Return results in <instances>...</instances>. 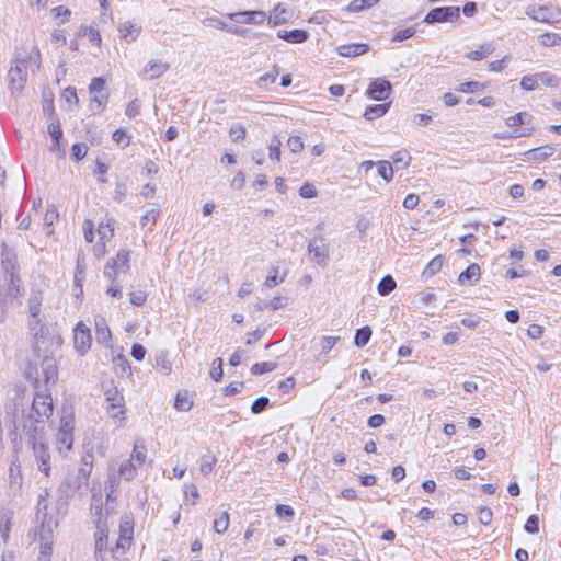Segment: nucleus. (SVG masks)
Listing matches in <instances>:
<instances>
[{
  "mask_svg": "<svg viewBox=\"0 0 561 561\" xmlns=\"http://www.w3.org/2000/svg\"><path fill=\"white\" fill-rule=\"evenodd\" d=\"M20 440L32 450L38 471L45 477H49L51 471V455L46 444L44 432H41L39 427H36L35 424L28 423L23 426Z\"/></svg>",
  "mask_w": 561,
  "mask_h": 561,
  "instance_id": "obj_1",
  "label": "nucleus"
},
{
  "mask_svg": "<svg viewBox=\"0 0 561 561\" xmlns=\"http://www.w3.org/2000/svg\"><path fill=\"white\" fill-rule=\"evenodd\" d=\"M31 66L39 68L38 56L33 57L32 55H28L23 58H16L13 61V65L8 72L9 88L13 95L21 93L24 89L27 81L28 68Z\"/></svg>",
  "mask_w": 561,
  "mask_h": 561,
  "instance_id": "obj_2",
  "label": "nucleus"
},
{
  "mask_svg": "<svg viewBox=\"0 0 561 561\" xmlns=\"http://www.w3.org/2000/svg\"><path fill=\"white\" fill-rule=\"evenodd\" d=\"M147 459V448L144 443H135L133 453L129 459L123 461L119 466L117 477L111 476L110 482L112 484H117L118 479L122 478L126 481H131L135 479L137 474V470L146 463Z\"/></svg>",
  "mask_w": 561,
  "mask_h": 561,
  "instance_id": "obj_3",
  "label": "nucleus"
},
{
  "mask_svg": "<svg viewBox=\"0 0 561 561\" xmlns=\"http://www.w3.org/2000/svg\"><path fill=\"white\" fill-rule=\"evenodd\" d=\"M53 400L50 394L47 393H36L33 399L32 409L27 416L23 419L22 427L27 425L28 423L35 424L38 426L41 432H44L45 422L53 414Z\"/></svg>",
  "mask_w": 561,
  "mask_h": 561,
  "instance_id": "obj_4",
  "label": "nucleus"
},
{
  "mask_svg": "<svg viewBox=\"0 0 561 561\" xmlns=\"http://www.w3.org/2000/svg\"><path fill=\"white\" fill-rule=\"evenodd\" d=\"M75 417L72 413L60 417V425L56 434V448L60 455L66 456L73 445Z\"/></svg>",
  "mask_w": 561,
  "mask_h": 561,
  "instance_id": "obj_5",
  "label": "nucleus"
},
{
  "mask_svg": "<svg viewBox=\"0 0 561 561\" xmlns=\"http://www.w3.org/2000/svg\"><path fill=\"white\" fill-rule=\"evenodd\" d=\"M1 264H2V268L9 276L10 291L14 297H16L19 294V283H20V278L18 276V272H19L18 256H16V253L14 252V250L10 249L7 244L2 245Z\"/></svg>",
  "mask_w": 561,
  "mask_h": 561,
  "instance_id": "obj_6",
  "label": "nucleus"
},
{
  "mask_svg": "<svg viewBox=\"0 0 561 561\" xmlns=\"http://www.w3.org/2000/svg\"><path fill=\"white\" fill-rule=\"evenodd\" d=\"M527 16L536 22L554 24L561 21V10L548 5H528L525 10Z\"/></svg>",
  "mask_w": 561,
  "mask_h": 561,
  "instance_id": "obj_7",
  "label": "nucleus"
},
{
  "mask_svg": "<svg viewBox=\"0 0 561 561\" xmlns=\"http://www.w3.org/2000/svg\"><path fill=\"white\" fill-rule=\"evenodd\" d=\"M129 251L121 250L116 257L108 262L104 268V277L114 282L118 273H126L129 270Z\"/></svg>",
  "mask_w": 561,
  "mask_h": 561,
  "instance_id": "obj_8",
  "label": "nucleus"
},
{
  "mask_svg": "<svg viewBox=\"0 0 561 561\" xmlns=\"http://www.w3.org/2000/svg\"><path fill=\"white\" fill-rule=\"evenodd\" d=\"M460 19L459 7H439L432 9L425 16L424 22L427 24L455 22Z\"/></svg>",
  "mask_w": 561,
  "mask_h": 561,
  "instance_id": "obj_9",
  "label": "nucleus"
},
{
  "mask_svg": "<svg viewBox=\"0 0 561 561\" xmlns=\"http://www.w3.org/2000/svg\"><path fill=\"white\" fill-rule=\"evenodd\" d=\"M39 527H37L34 531L35 540H38L41 543V550H49L53 551V528L56 526L53 519H39Z\"/></svg>",
  "mask_w": 561,
  "mask_h": 561,
  "instance_id": "obj_10",
  "label": "nucleus"
},
{
  "mask_svg": "<svg viewBox=\"0 0 561 561\" xmlns=\"http://www.w3.org/2000/svg\"><path fill=\"white\" fill-rule=\"evenodd\" d=\"M226 16L236 23L248 25H261L266 21V13L259 10L227 13Z\"/></svg>",
  "mask_w": 561,
  "mask_h": 561,
  "instance_id": "obj_11",
  "label": "nucleus"
},
{
  "mask_svg": "<svg viewBox=\"0 0 561 561\" xmlns=\"http://www.w3.org/2000/svg\"><path fill=\"white\" fill-rule=\"evenodd\" d=\"M308 252L311 256V261L322 266L327 265L329 260V249L324 239L314 238L310 240L308 244Z\"/></svg>",
  "mask_w": 561,
  "mask_h": 561,
  "instance_id": "obj_12",
  "label": "nucleus"
},
{
  "mask_svg": "<svg viewBox=\"0 0 561 561\" xmlns=\"http://www.w3.org/2000/svg\"><path fill=\"white\" fill-rule=\"evenodd\" d=\"M75 348L80 355H84L91 347V334L89 328L79 322L73 330Z\"/></svg>",
  "mask_w": 561,
  "mask_h": 561,
  "instance_id": "obj_13",
  "label": "nucleus"
},
{
  "mask_svg": "<svg viewBox=\"0 0 561 561\" xmlns=\"http://www.w3.org/2000/svg\"><path fill=\"white\" fill-rule=\"evenodd\" d=\"M391 93V84L386 79H375L370 82L368 89H367V95L370 99L377 100V101H383L388 99V96Z\"/></svg>",
  "mask_w": 561,
  "mask_h": 561,
  "instance_id": "obj_14",
  "label": "nucleus"
},
{
  "mask_svg": "<svg viewBox=\"0 0 561 561\" xmlns=\"http://www.w3.org/2000/svg\"><path fill=\"white\" fill-rule=\"evenodd\" d=\"M23 486V476L21 466L13 461L9 467V491L12 495L21 494Z\"/></svg>",
  "mask_w": 561,
  "mask_h": 561,
  "instance_id": "obj_15",
  "label": "nucleus"
},
{
  "mask_svg": "<svg viewBox=\"0 0 561 561\" xmlns=\"http://www.w3.org/2000/svg\"><path fill=\"white\" fill-rule=\"evenodd\" d=\"M141 31V26L133 21H125L118 25L119 37L128 44L135 42L139 37Z\"/></svg>",
  "mask_w": 561,
  "mask_h": 561,
  "instance_id": "obj_16",
  "label": "nucleus"
},
{
  "mask_svg": "<svg viewBox=\"0 0 561 561\" xmlns=\"http://www.w3.org/2000/svg\"><path fill=\"white\" fill-rule=\"evenodd\" d=\"M290 14L285 4L278 3L270 11L268 16L266 15L267 25L270 27L283 25L288 22Z\"/></svg>",
  "mask_w": 561,
  "mask_h": 561,
  "instance_id": "obj_17",
  "label": "nucleus"
},
{
  "mask_svg": "<svg viewBox=\"0 0 561 561\" xmlns=\"http://www.w3.org/2000/svg\"><path fill=\"white\" fill-rule=\"evenodd\" d=\"M203 24L207 27L226 31L228 33H231V34L238 35V36H243L247 32L244 28H241L239 26L228 25L227 23H225L224 21H221L220 19H218L216 16H209V18L204 19Z\"/></svg>",
  "mask_w": 561,
  "mask_h": 561,
  "instance_id": "obj_18",
  "label": "nucleus"
},
{
  "mask_svg": "<svg viewBox=\"0 0 561 561\" xmlns=\"http://www.w3.org/2000/svg\"><path fill=\"white\" fill-rule=\"evenodd\" d=\"M369 46L365 43H352L337 46L336 51L343 57H357L367 53Z\"/></svg>",
  "mask_w": 561,
  "mask_h": 561,
  "instance_id": "obj_19",
  "label": "nucleus"
},
{
  "mask_svg": "<svg viewBox=\"0 0 561 561\" xmlns=\"http://www.w3.org/2000/svg\"><path fill=\"white\" fill-rule=\"evenodd\" d=\"M95 339L98 343L108 345L112 339V333L106 324V321L102 317L95 318Z\"/></svg>",
  "mask_w": 561,
  "mask_h": 561,
  "instance_id": "obj_20",
  "label": "nucleus"
},
{
  "mask_svg": "<svg viewBox=\"0 0 561 561\" xmlns=\"http://www.w3.org/2000/svg\"><path fill=\"white\" fill-rule=\"evenodd\" d=\"M277 37L291 44H301L308 39L309 33L305 30L298 28L291 31L279 30L277 32Z\"/></svg>",
  "mask_w": 561,
  "mask_h": 561,
  "instance_id": "obj_21",
  "label": "nucleus"
},
{
  "mask_svg": "<svg viewBox=\"0 0 561 561\" xmlns=\"http://www.w3.org/2000/svg\"><path fill=\"white\" fill-rule=\"evenodd\" d=\"M170 66L168 62L152 59L144 68V72L149 75V79H158L169 70Z\"/></svg>",
  "mask_w": 561,
  "mask_h": 561,
  "instance_id": "obj_22",
  "label": "nucleus"
},
{
  "mask_svg": "<svg viewBox=\"0 0 561 561\" xmlns=\"http://www.w3.org/2000/svg\"><path fill=\"white\" fill-rule=\"evenodd\" d=\"M481 270L477 263L469 265L466 271L461 272L458 276V282L461 285H473L480 279Z\"/></svg>",
  "mask_w": 561,
  "mask_h": 561,
  "instance_id": "obj_23",
  "label": "nucleus"
},
{
  "mask_svg": "<svg viewBox=\"0 0 561 561\" xmlns=\"http://www.w3.org/2000/svg\"><path fill=\"white\" fill-rule=\"evenodd\" d=\"M42 374L44 376L45 382L48 383H55L58 378V370L57 366L55 364V360L53 358L46 357L42 362Z\"/></svg>",
  "mask_w": 561,
  "mask_h": 561,
  "instance_id": "obj_24",
  "label": "nucleus"
},
{
  "mask_svg": "<svg viewBox=\"0 0 561 561\" xmlns=\"http://www.w3.org/2000/svg\"><path fill=\"white\" fill-rule=\"evenodd\" d=\"M107 530L99 527L94 534L95 538V558L103 561L104 552L106 550L107 545Z\"/></svg>",
  "mask_w": 561,
  "mask_h": 561,
  "instance_id": "obj_25",
  "label": "nucleus"
},
{
  "mask_svg": "<svg viewBox=\"0 0 561 561\" xmlns=\"http://www.w3.org/2000/svg\"><path fill=\"white\" fill-rule=\"evenodd\" d=\"M495 50L493 43L481 44L477 49L469 51L466 56L470 60L479 61L486 58Z\"/></svg>",
  "mask_w": 561,
  "mask_h": 561,
  "instance_id": "obj_26",
  "label": "nucleus"
},
{
  "mask_svg": "<svg viewBox=\"0 0 561 561\" xmlns=\"http://www.w3.org/2000/svg\"><path fill=\"white\" fill-rule=\"evenodd\" d=\"M13 512L8 511L0 515V538L7 543L12 527Z\"/></svg>",
  "mask_w": 561,
  "mask_h": 561,
  "instance_id": "obj_27",
  "label": "nucleus"
},
{
  "mask_svg": "<svg viewBox=\"0 0 561 561\" xmlns=\"http://www.w3.org/2000/svg\"><path fill=\"white\" fill-rule=\"evenodd\" d=\"M104 397L107 405L125 403L124 396L118 391L117 387L112 383L104 388Z\"/></svg>",
  "mask_w": 561,
  "mask_h": 561,
  "instance_id": "obj_28",
  "label": "nucleus"
},
{
  "mask_svg": "<svg viewBox=\"0 0 561 561\" xmlns=\"http://www.w3.org/2000/svg\"><path fill=\"white\" fill-rule=\"evenodd\" d=\"M556 151L553 146L547 145L539 148L531 149L526 152L529 159L542 161L551 157Z\"/></svg>",
  "mask_w": 561,
  "mask_h": 561,
  "instance_id": "obj_29",
  "label": "nucleus"
},
{
  "mask_svg": "<svg viewBox=\"0 0 561 561\" xmlns=\"http://www.w3.org/2000/svg\"><path fill=\"white\" fill-rule=\"evenodd\" d=\"M108 98L110 94L106 91L101 94H94V96L90 99V110L93 113H102L107 105Z\"/></svg>",
  "mask_w": 561,
  "mask_h": 561,
  "instance_id": "obj_30",
  "label": "nucleus"
},
{
  "mask_svg": "<svg viewBox=\"0 0 561 561\" xmlns=\"http://www.w3.org/2000/svg\"><path fill=\"white\" fill-rule=\"evenodd\" d=\"M533 119V116L527 112H519L513 116H510L506 118L505 123L506 126L514 128L522 125H528L530 124Z\"/></svg>",
  "mask_w": 561,
  "mask_h": 561,
  "instance_id": "obj_31",
  "label": "nucleus"
},
{
  "mask_svg": "<svg viewBox=\"0 0 561 561\" xmlns=\"http://www.w3.org/2000/svg\"><path fill=\"white\" fill-rule=\"evenodd\" d=\"M106 412L108 416L118 422V426H122L126 419L125 403L107 405Z\"/></svg>",
  "mask_w": 561,
  "mask_h": 561,
  "instance_id": "obj_32",
  "label": "nucleus"
},
{
  "mask_svg": "<svg viewBox=\"0 0 561 561\" xmlns=\"http://www.w3.org/2000/svg\"><path fill=\"white\" fill-rule=\"evenodd\" d=\"M193 402L187 391L179 392L175 397L174 408L178 411L187 412L192 409Z\"/></svg>",
  "mask_w": 561,
  "mask_h": 561,
  "instance_id": "obj_33",
  "label": "nucleus"
},
{
  "mask_svg": "<svg viewBox=\"0 0 561 561\" xmlns=\"http://www.w3.org/2000/svg\"><path fill=\"white\" fill-rule=\"evenodd\" d=\"M536 75L539 85L543 84L546 87L557 88L560 84V78L550 71H542Z\"/></svg>",
  "mask_w": 561,
  "mask_h": 561,
  "instance_id": "obj_34",
  "label": "nucleus"
},
{
  "mask_svg": "<svg viewBox=\"0 0 561 561\" xmlns=\"http://www.w3.org/2000/svg\"><path fill=\"white\" fill-rule=\"evenodd\" d=\"M199 471L203 476H208L215 468L217 459L213 455H204L198 460Z\"/></svg>",
  "mask_w": 561,
  "mask_h": 561,
  "instance_id": "obj_35",
  "label": "nucleus"
},
{
  "mask_svg": "<svg viewBox=\"0 0 561 561\" xmlns=\"http://www.w3.org/2000/svg\"><path fill=\"white\" fill-rule=\"evenodd\" d=\"M389 108L388 104H376L370 105L365 110L364 117L368 121L378 118L387 113Z\"/></svg>",
  "mask_w": 561,
  "mask_h": 561,
  "instance_id": "obj_36",
  "label": "nucleus"
},
{
  "mask_svg": "<svg viewBox=\"0 0 561 561\" xmlns=\"http://www.w3.org/2000/svg\"><path fill=\"white\" fill-rule=\"evenodd\" d=\"M285 279V276H280L279 275V270L278 267L276 266H273L271 270H270V274L268 276L266 277L265 282H264V287L266 288H273V287H276L278 286L279 284H282Z\"/></svg>",
  "mask_w": 561,
  "mask_h": 561,
  "instance_id": "obj_37",
  "label": "nucleus"
},
{
  "mask_svg": "<svg viewBox=\"0 0 561 561\" xmlns=\"http://www.w3.org/2000/svg\"><path fill=\"white\" fill-rule=\"evenodd\" d=\"M371 337V329L369 327H363L356 331L354 344L357 347H364Z\"/></svg>",
  "mask_w": 561,
  "mask_h": 561,
  "instance_id": "obj_38",
  "label": "nucleus"
},
{
  "mask_svg": "<svg viewBox=\"0 0 561 561\" xmlns=\"http://www.w3.org/2000/svg\"><path fill=\"white\" fill-rule=\"evenodd\" d=\"M230 525V517L228 512H222L215 520H214V530L215 533L222 535L227 531Z\"/></svg>",
  "mask_w": 561,
  "mask_h": 561,
  "instance_id": "obj_39",
  "label": "nucleus"
},
{
  "mask_svg": "<svg viewBox=\"0 0 561 561\" xmlns=\"http://www.w3.org/2000/svg\"><path fill=\"white\" fill-rule=\"evenodd\" d=\"M279 75L278 68L276 66L273 67V69L261 77H259L256 84L259 88H266L268 84H272L276 81L277 77Z\"/></svg>",
  "mask_w": 561,
  "mask_h": 561,
  "instance_id": "obj_40",
  "label": "nucleus"
},
{
  "mask_svg": "<svg viewBox=\"0 0 561 561\" xmlns=\"http://www.w3.org/2000/svg\"><path fill=\"white\" fill-rule=\"evenodd\" d=\"M397 284L392 276L387 275L381 278L378 284V293L381 296L389 295L392 290H394Z\"/></svg>",
  "mask_w": 561,
  "mask_h": 561,
  "instance_id": "obj_41",
  "label": "nucleus"
},
{
  "mask_svg": "<svg viewBox=\"0 0 561 561\" xmlns=\"http://www.w3.org/2000/svg\"><path fill=\"white\" fill-rule=\"evenodd\" d=\"M443 264H444L443 256L437 255L430 261V263L426 265L423 273L427 276H434L436 273H438L442 270Z\"/></svg>",
  "mask_w": 561,
  "mask_h": 561,
  "instance_id": "obj_42",
  "label": "nucleus"
},
{
  "mask_svg": "<svg viewBox=\"0 0 561 561\" xmlns=\"http://www.w3.org/2000/svg\"><path fill=\"white\" fill-rule=\"evenodd\" d=\"M540 44L546 47L557 46L561 43V36L557 33L548 32L538 37Z\"/></svg>",
  "mask_w": 561,
  "mask_h": 561,
  "instance_id": "obj_43",
  "label": "nucleus"
},
{
  "mask_svg": "<svg viewBox=\"0 0 561 561\" xmlns=\"http://www.w3.org/2000/svg\"><path fill=\"white\" fill-rule=\"evenodd\" d=\"M378 165V174L390 182L393 179V168L389 161L382 160L377 163Z\"/></svg>",
  "mask_w": 561,
  "mask_h": 561,
  "instance_id": "obj_44",
  "label": "nucleus"
},
{
  "mask_svg": "<svg viewBox=\"0 0 561 561\" xmlns=\"http://www.w3.org/2000/svg\"><path fill=\"white\" fill-rule=\"evenodd\" d=\"M276 368V363L274 362H262V363H255L251 367V374L252 375H262L265 373L273 371Z\"/></svg>",
  "mask_w": 561,
  "mask_h": 561,
  "instance_id": "obj_45",
  "label": "nucleus"
},
{
  "mask_svg": "<svg viewBox=\"0 0 561 561\" xmlns=\"http://www.w3.org/2000/svg\"><path fill=\"white\" fill-rule=\"evenodd\" d=\"M520 88L525 91H534L539 88L537 75L524 76L520 80Z\"/></svg>",
  "mask_w": 561,
  "mask_h": 561,
  "instance_id": "obj_46",
  "label": "nucleus"
},
{
  "mask_svg": "<svg viewBox=\"0 0 561 561\" xmlns=\"http://www.w3.org/2000/svg\"><path fill=\"white\" fill-rule=\"evenodd\" d=\"M134 523L129 517L121 519L119 523V536L125 538H133Z\"/></svg>",
  "mask_w": 561,
  "mask_h": 561,
  "instance_id": "obj_47",
  "label": "nucleus"
},
{
  "mask_svg": "<svg viewBox=\"0 0 561 561\" xmlns=\"http://www.w3.org/2000/svg\"><path fill=\"white\" fill-rule=\"evenodd\" d=\"M483 89H484L483 83H480L478 81H467V82L461 83L457 88V91L463 92V93H474V92L481 91Z\"/></svg>",
  "mask_w": 561,
  "mask_h": 561,
  "instance_id": "obj_48",
  "label": "nucleus"
},
{
  "mask_svg": "<svg viewBox=\"0 0 561 561\" xmlns=\"http://www.w3.org/2000/svg\"><path fill=\"white\" fill-rule=\"evenodd\" d=\"M47 495H48V493L45 492V495H41L39 499H38L37 512H36V519L37 520H39V519H48L47 518V508H48Z\"/></svg>",
  "mask_w": 561,
  "mask_h": 561,
  "instance_id": "obj_49",
  "label": "nucleus"
},
{
  "mask_svg": "<svg viewBox=\"0 0 561 561\" xmlns=\"http://www.w3.org/2000/svg\"><path fill=\"white\" fill-rule=\"evenodd\" d=\"M42 299L38 295H32L28 299V310L31 317L36 319L41 312Z\"/></svg>",
  "mask_w": 561,
  "mask_h": 561,
  "instance_id": "obj_50",
  "label": "nucleus"
},
{
  "mask_svg": "<svg viewBox=\"0 0 561 561\" xmlns=\"http://www.w3.org/2000/svg\"><path fill=\"white\" fill-rule=\"evenodd\" d=\"M209 376L214 381H219L222 377V359L216 358L211 363Z\"/></svg>",
  "mask_w": 561,
  "mask_h": 561,
  "instance_id": "obj_51",
  "label": "nucleus"
},
{
  "mask_svg": "<svg viewBox=\"0 0 561 561\" xmlns=\"http://www.w3.org/2000/svg\"><path fill=\"white\" fill-rule=\"evenodd\" d=\"M114 233V227L112 224H100L98 228V234L100 237L101 241H107L113 237Z\"/></svg>",
  "mask_w": 561,
  "mask_h": 561,
  "instance_id": "obj_52",
  "label": "nucleus"
},
{
  "mask_svg": "<svg viewBox=\"0 0 561 561\" xmlns=\"http://www.w3.org/2000/svg\"><path fill=\"white\" fill-rule=\"evenodd\" d=\"M229 135L232 141H240L245 138L247 130L241 124H233L229 129Z\"/></svg>",
  "mask_w": 561,
  "mask_h": 561,
  "instance_id": "obj_53",
  "label": "nucleus"
},
{
  "mask_svg": "<svg viewBox=\"0 0 561 561\" xmlns=\"http://www.w3.org/2000/svg\"><path fill=\"white\" fill-rule=\"evenodd\" d=\"M160 216V210L159 209H156V208H152V209H149L140 219V225L142 227H146L148 224H150L151 226H154L156 222H157V219L159 218Z\"/></svg>",
  "mask_w": 561,
  "mask_h": 561,
  "instance_id": "obj_54",
  "label": "nucleus"
},
{
  "mask_svg": "<svg viewBox=\"0 0 561 561\" xmlns=\"http://www.w3.org/2000/svg\"><path fill=\"white\" fill-rule=\"evenodd\" d=\"M48 133L53 138L54 147L58 146V144L62 137V130H61L60 124L58 122H51L48 125Z\"/></svg>",
  "mask_w": 561,
  "mask_h": 561,
  "instance_id": "obj_55",
  "label": "nucleus"
},
{
  "mask_svg": "<svg viewBox=\"0 0 561 561\" xmlns=\"http://www.w3.org/2000/svg\"><path fill=\"white\" fill-rule=\"evenodd\" d=\"M87 152H88V147L85 144H82V142H77L71 148V157L76 161L82 160L87 156Z\"/></svg>",
  "mask_w": 561,
  "mask_h": 561,
  "instance_id": "obj_56",
  "label": "nucleus"
},
{
  "mask_svg": "<svg viewBox=\"0 0 561 561\" xmlns=\"http://www.w3.org/2000/svg\"><path fill=\"white\" fill-rule=\"evenodd\" d=\"M92 466L93 455L91 453H88L82 457V466L80 468V473L85 478L89 477L92 470Z\"/></svg>",
  "mask_w": 561,
  "mask_h": 561,
  "instance_id": "obj_57",
  "label": "nucleus"
},
{
  "mask_svg": "<svg viewBox=\"0 0 561 561\" xmlns=\"http://www.w3.org/2000/svg\"><path fill=\"white\" fill-rule=\"evenodd\" d=\"M104 87H105V80L101 77H95L91 80V82L89 84V92L91 94L104 93L103 92Z\"/></svg>",
  "mask_w": 561,
  "mask_h": 561,
  "instance_id": "obj_58",
  "label": "nucleus"
},
{
  "mask_svg": "<svg viewBox=\"0 0 561 561\" xmlns=\"http://www.w3.org/2000/svg\"><path fill=\"white\" fill-rule=\"evenodd\" d=\"M340 340L337 336H322L320 341L321 353L328 354Z\"/></svg>",
  "mask_w": 561,
  "mask_h": 561,
  "instance_id": "obj_59",
  "label": "nucleus"
},
{
  "mask_svg": "<svg viewBox=\"0 0 561 561\" xmlns=\"http://www.w3.org/2000/svg\"><path fill=\"white\" fill-rule=\"evenodd\" d=\"M270 403V399L267 397L257 398L251 405V411L253 414H259L263 412Z\"/></svg>",
  "mask_w": 561,
  "mask_h": 561,
  "instance_id": "obj_60",
  "label": "nucleus"
},
{
  "mask_svg": "<svg viewBox=\"0 0 561 561\" xmlns=\"http://www.w3.org/2000/svg\"><path fill=\"white\" fill-rule=\"evenodd\" d=\"M289 150L294 153H298L304 149V141L299 136H290L287 140Z\"/></svg>",
  "mask_w": 561,
  "mask_h": 561,
  "instance_id": "obj_61",
  "label": "nucleus"
},
{
  "mask_svg": "<svg viewBox=\"0 0 561 561\" xmlns=\"http://www.w3.org/2000/svg\"><path fill=\"white\" fill-rule=\"evenodd\" d=\"M276 514L280 518L291 520L295 515V512L289 505L278 504L276 506Z\"/></svg>",
  "mask_w": 561,
  "mask_h": 561,
  "instance_id": "obj_62",
  "label": "nucleus"
},
{
  "mask_svg": "<svg viewBox=\"0 0 561 561\" xmlns=\"http://www.w3.org/2000/svg\"><path fill=\"white\" fill-rule=\"evenodd\" d=\"M416 31L414 27H408L404 30H400L397 33H394L392 41L393 42H403L405 39H409L415 35Z\"/></svg>",
  "mask_w": 561,
  "mask_h": 561,
  "instance_id": "obj_63",
  "label": "nucleus"
},
{
  "mask_svg": "<svg viewBox=\"0 0 561 561\" xmlns=\"http://www.w3.org/2000/svg\"><path fill=\"white\" fill-rule=\"evenodd\" d=\"M58 217H59V215H58L57 209L54 206H49L46 209V213H45V216H44V224H45V226L50 228L54 225V222L58 220Z\"/></svg>",
  "mask_w": 561,
  "mask_h": 561,
  "instance_id": "obj_64",
  "label": "nucleus"
}]
</instances>
